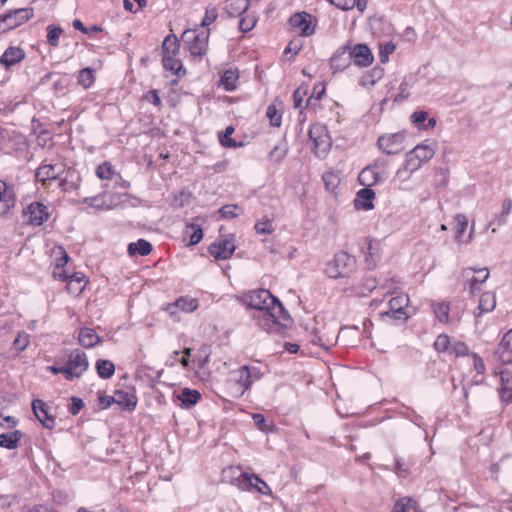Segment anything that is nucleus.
<instances>
[{
  "mask_svg": "<svg viewBox=\"0 0 512 512\" xmlns=\"http://www.w3.org/2000/svg\"><path fill=\"white\" fill-rule=\"evenodd\" d=\"M496 353L502 363L512 362V329L509 330L498 344Z\"/></svg>",
  "mask_w": 512,
  "mask_h": 512,
  "instance_id": "obj_21",
  "label": "nucleus"
},
{
  "mask_svg": "<svg viewBox=\"0 0 512 512\" xmlns=\"http://www.w3.org/2000/svg\"><path fill=\"white\" fill-rule=\"evenodd\" d=\"M452 356L460 357L468 354V347L462 341H454L452 346Z\"/></svg>",
  "mask_w": 512,
  "mask_h": 512,
  "instance_id": "obj_60",
  "label": "nucleus"
},
{
  "mask_svg": "<svg viewBox=\"0 0 512 512\" xmlns=\"http://www.w3.org/2000/svg\"><path fill=\"white\" fill-rule=\"evenodd\" d=\"M25 57L24 51L19 47H9L5 50L3 55L0 58V63L5 67H10L20 61H22Z\"/></svg>",
  "mask_w": 512,
  "mask_h": 512,
  "instance_id": "obj_27",
  "label": "nucleus"
},
{
  "mask_svg": "<svg viewBox=\"0 0 512 512\" xmlns=\"http://www.w3.org/2000/svg\"><path fill=\"white\" fill-rule=\"evenodd\" d=\"M27 223L32 226H40L49 218L48 208L40 202L29 204L24 212Z\"/></svg>",
  "mask_w": 512,
  "mask_h": 512,
  "instance_id": "obj_15",
  "label": "nucleus"
},
{
  "mask_svg": "<svg viewBox=\"0 0 512 512\" xmlns=\"http://www.w3.org/2000/svg\"><path fill=\"white\" fill-rule=\"evenodd\" d=\"M507 217L508 216L506 214L500 212V214L496 215L494 217V219L489 222L486 229H489L492 227V232L495 233L496 232L495 226L499 227V226L504 225L507 222Z\"/></svg>",
  "mask_w": 512,
  "mask_h": 512,
  "instance_id": "obj_62",
  "label": "nucleus"
},
{
  "mask_svg": "<svg viewBox=\"0 0 512 512\" xmlns=\"http://www.w3.org/2000/svg\"><path fill=\"white\" fill-rule=\"evenodd\" d=\"M249 0H226L224 10L229 17H239L248 10Z\"/></svg>",
  "mask_w": 512,
  "mask_h": 512,
  "instance_id": "obj_25",
  "label": "nucleus"
},
{
  "mask_svg": "<svg viewBox=\"0 0 512 512\" xmlns=\"http://www.w3.org/2000/svg\"><path fill=\"white\" fill-rule=\"evenodd\" d=\"M96 370L99 377L103 379H109L114 375L115 366L113 362L109 360L99 359L96 362Z\"/></svg>",
  "mask_w": 512,
  "mask_h": 512,
  "instance_id": "obj_38",
  "label": "nucleus"
},
{
  "mask_svg": "<svg viewBox=\"0 0 512 512\" xmlns=\"http://www.w3.org/2000/svg\"><path fill=\"white\" fill-rule=\"evenodd\" d=\"M266 115L269 118L270 124L274 127L281 125V114L278 112L275 105H269L267 107Z\"/></svg>",
  "mask_w": 512,
  "mask_h": 512,
  "instance_id": "obj_54",
  "label": "nucleus"
},
{
  "mask_svg": "<svg viewBox=\"0 0 512 512\" xmlns=\"http://www.w3.org/2000/svg\"><path fill=\"white\" fill-rule=\"evenodd\" d=\"M307 95V88L300 86L293 93L294 107L297 109L303 108L302 103Z\"/></svg>",
  "mask_w": 512,
  "mask_h": 512,
  "instance_id": "obj_57",
  "label": "nucleus"
},
{
  "mask_svg": "<svg viewBox=\"0 0 512 512\" xmlns=\"http://www.w3.org/2000/svg\"><path fill=\"white\" fill-rule=\"evenodd\" d=\"M59 252L62 255V258H61L62 262L57 263V265L55 266V268L53 270L52 275L57 280L68 281L70 276L64 270V265L68 262L69 257L67 255L66 251L62 247H59Z\"/></svg>",
  "mask_w": 512,
  "mask_h": 512,
  "instance_id": "obj_36",
  "label": "nucleus"
},
{
  "mask_svg": "<svg viewBox=\"0 0 512 512\" xmlns=\"http://www.w3.org/2000/svg\"><path fill=\"white\" fill-rule=\"evenodd\" d=\"M351 63L348 45L339 48L330 59V66L334 72L343 71Z\"/></svg>",
  "mask_w": 512,
  "mask_h": 512,
  "instance_id": "obj_20",
  "label": "nucleus"
},
{
  "mask_svg": "<svg viewBox=\"0 0 512 512\" xmlns=\"http://www.w3.org/2000/svg\"><path fill=\"white\" fill-rule=\"evenodd\" d=\"M24 436L20 430H14L0 434V447L12 450L18 447L20 440Z\"/></svg>",
  "mask_w": 512,
  "mask_h": 512,
  "instance_id": "obj_30",
  "label": "nucleus"
},
{
  "mask_svg": "<svg viewBox=\"0 0 512 512\" xmlns=\"http://www.w3.org/2000/svg\"><path fill=\"white\" fill-rule=\"evenodd\" d=\"M179 50L180 46L177 37L173 34L166 36L162 43V64L166 70H170L175 75L185 72L182 62L177 59Z\"/></svg>",
  "mask_w": 512,
  "mask_h": 512,
  "instance_id": "obj_2",
  "label": "nucleus"
},
{
  "mask_svg": "<svg viewBox=\"0 0 512 512\" xmlns=\"http://www.w3.org/2000/svg\"><path fill=\"white\" fill-rule=\"evenodd\" d=\"M233 133V126H227L223 133H219V142L223 147L236 148L241 145L240 143H237L234 139L231 138V135Z\"/></svg>",
  "mask_w": 512,
  "mask_h": 512,
  "instance_id": "obj_40",
  "label": "nucleus"
},
{
  "mask_svg": "<svg viewBox=\"0 0 512 512\" xmlns=\"http://www.w3.org/2000/svg\"><path fill=\"white\" fill-rule=\"evenodd\" d=\"M416 170H410L407 166V162L405 161L401 168H399L395 174L394 180L398 182H404L410 179L411 175Z\"/></svg>",
  "mask_w": 512,
  "mask_h": 512,
  "instance_id": "obj_56",
  "label": "nucleus"
},
{
  "mask_svg": "<svg viewBox=\"0 0 512 512\" xmlns=\"http://www.w3.org/2000/svg\"><path fill=\"white\" fill-rule=\"evenodd\" d=\"M218 17V11L216 7H208L205 11V15L202 19L201 26L207 27L213 23Z\"/></svg>",
  "mask_w": 512,
  "mask_h": 512,
  "instance_id": "obj_59",
  "label": "nucleus"
},
{
  "mask_svg": "<svg viewBox=\"0 0 512 512\" xmlns=\"http://www.w3.org/2000/svg\"><path fill=\"white\" fill-rule=\"evenodd\" d=\"M287 154V147L284 143L275 145L269 152L268 158L273 163H280Z\"/></svg>",
  "mask_w": 512,
  "mask_h": 512,
  "instance_id": "obj_44",
  "label": "nucleus"
},
{
  "mask_svg": "<svg viewBox=\"0 0 512 512\" xmlns=\"http://www.w3.org/2000/svg\"><path fill=\"white\" fill-rule=\"evenodd\" d=\"M63 30L55 25H49L47 27V41L49 45L56 47L59 44V38Z\"/></svg>",
  "mask_w": 512,
  "mask_h": 512,
  "instance_id": "obj_47",
  "label": "nucleus"
},
{
  "mask_svg": "<svg viewBox=\"0 0 512 512\" xmlns=\"http://www.w3.org/2000/svg\"><path fill=\"white\" fill-rule=\"evenodd\" d=\"M336 341V338L335 337H331V338H328V337H323L321 335H319L318 333H314L312 336H311V340L310 342L314 345H318L326 350H328Z\"/></svg>",
  "mask_w": 512,
  "mask_h": 512,
  "instance_id": "obj_49",
  "label": "nucleus"
},
{
  "mask_svg": "<svg viewBox=\"0 0 512 512\" xmlns=\"http://www.w3.org/2000/svg\"><path fill=\"white\" fill-rule=\"evenodd\" d=\"M189 230H192V233L189 237V244L190 245H196L198 244L202 238H203V231L202 229L195 225V224H188L186 226V233H188Z\"/></svg>",
  "mask_w": 512,
  "mask_h": 512,
  "instance_id": "obj_51",
  "label": "nucleus"
},
{
  "mask_svg": "<svg viewBox=\"0 0 512 512\" xmlns=\"http://www.w3.org/2000/svg\"><path fill=\"white\" fill-rule=\"evenodd\" d=\"M198 307V302L194 298H184L181 297L178 300H176L173 304H170L168 306V309L170 310L171 314H173L175 311L174 309L180 308L184 312H193Z\"/></svg>",
  "mask_w": 512,
  "mask_h": 512,
  "instance_id": "obj_35",
  "label": "nucleus"
},
{
  "mask_svg": "<svg viewBox=\"0 0 512 512\" xmlns=\"http://www.w3.org/2000/svg\"><path fill=\"white\" fill-rule=\"evenodd\" d=\"M73 175V172L71 171H67L66 173V176L62 178V176L59 178L60 179V182H59V187L63 190V191H69V190H73L77 187L76 183L72 180H69L68 177L69 176H72Z\"/></svg>",
  "mask_w": 512,
  "mask_h": 512,
  "instance_id": "obj_61",
  "label": "nucleus"
},
{
  "mask_svg": "<svg viewBox=\"0 0 512 512\" xmlns=\"http://www.w3.org/2000/svg\"><path fill=\"white\" fill-rule=\"evenodd\" d=\"M208 32H201L197 34L193 30H186L182 39L188 44V50L192 56L202 57L207 51L208 45Z\"/></svg>",
  "mask_w": 512,
  "mask_h": 512,
  "instance_id": "obj_9",
  "label": "nucleus"
},
{
  "mask_svg": "<svg viewBox=\"0 0 512 512\" xmlns=\"http://www.w3.org/2000/svg\"><path fill=\"white\" fill-rule=\"evenodd\" d=\"M499 393L502 401L512 402V372L504 370L501 372V386Z\"/></svg>",
  "mask_w": 512,
  "mask_h": 512,
  "instance_id": "obj_26",
  "label": "nucleus"
},
{
  "mask_svg": "<svg viewBox=\"0 0 512 512\" xmlns=\"http://www.w3.org/2000/svg\"><path fill=\"white\" fill-rule=\"evenodd\" d=\"M375 198V192L366 187L359 190L354 200V205L357 209L370 210L373 208V200Z\"/></svg>",
  "mask_w": 512,
  "mask_h": 512,
  "instance_id": "obj_23",
  "label": "nucleus"
},
{
  "mask_svg": "<svg viewBox=\"0 0 512 512\" xmlns=\"http://www.w3.org/2000/svg\"><path fill=\"white\" fill-rule=\"evenodd\" d=\"M85 285V275L81 272H76L70 275L67 281L66 289L71 295L78 296L84 290Z\"/></svg>",
  "mask_w": 512,
  "mask_h": 512,
  "instance_id": "obj_28",
  "label": "nucleus"
},
{
  "mask_svg": "<svg viewBox=\"0 0 512 512\" xmlns=\"http://www.w3.org/2000/svg\"><path fill=\"white\" fill-rule=\"evenodd\" d=\"M239 78V74L237 70H226L220 80V84L223 85V87L227 91H233L237 87V80Z\"/></svg>",
  "mask_w": 512,
  "mask_h": 512,
  "instance_id": "obj_37",
  "label": "nucleus"
},
{
  "mask_svg": "<svg viewBox=\"0 0 512 512\" xmlns=\"http://www.w3.org/2000/svg\"><path fill=\"white\" fill-rule=\"evenodd\" d=\"M29 345V335L22 331L19 332L17 337L13 341V347L17 352L24 351Z\"/></svg>",
  "mask_w": 512,
  "mask_h": 512,
  "instance_id": "obj_52",
  "label": "nucleus"
},
{
  "mask_svg": "<svg viewBox=\"0 0 512 512\" xmlns=\"http://www.w3.org/2000/svg\"><path fill=\"white\" fill-rule=\"evenodd\" d=\"M127 251L129 256H135L136 254L146 256L151 253L152 245L145 239H139L137 242L130 243Z\"/></svg>",
  "mask_w": 512,
  "mask_h": 512,
  "instance_id": "obj_34",
  "label": "nucleus"
},
{
  "mask_svg": "<svg viewBox=\"0 0 512 512\" xmlns=\"http://www.w3.org/2000/svg\"><path fill=\"white\" fill-rule=\"evenodd\" d=\"M104 198H105V193H101L94 197L84 198L83 203H85L89 206H92V207H96V208L110 209L111 205L107 204L106 201L104 200Z\"/></svg>",
  "mask_w": 512,
  "mask_h": 512,
  "instance_id": "obj_46",
  "label": "nucleus"
},
{
  "mask_svg": "<svg viewBox=\"0 0 512 512\" xmlns=\"http://www.w3.org/2000/svg\"><path fill=\"white\" fill-rule=\"evenodd\" d=\"M435 154V150L428 144H419L406 154L405 161L410 170H418Z\"/></svg>",
  "mask_w": 512,
  "mask_h": 512,
  "instance_id": "obj_7",
  "label": "nucleus"
},
{
  "mask_svg": "<svg viewBox=\"0 0 512 512\" xmlns=\"http://www.w3.org/2000/svg\"><path fill=\"white\" fill-rule=\"evenodd\" d=\"M329 2L342 10H350L355 7V0H329Z\"/></svg>",
  "mask_w": 512,
  "mask_h": 512,
  "instance_id": "obj_64",
  "label": "nucleus"
},
{
  "mask_svg": "<svg viewBox=\"0 0 512 512\" xmlns=\"http://www.w3.org/2000/svg\"><path fill=\"white\" fill-rule=\"evenodd\" d=\"M64 171L65 169L62 164H45L36 170L35 176L37 181L45 185L47 181L60 178Z\"/></svg>",
  "mask_w": 512,
  "mask_h": 512,
  "instance_id": "obj_18",
  "label": "nucleus"
},
{
  "mask_svg": "<svg viewBox=\"0 0 512 512\" xmlns=\"http://www.w3.org/2000/svg\"><path fill=\"white\" fill-rule=\"evenodd\" d=\"M100 340V336L91 328L84 327L79 331L78 342L84 348L94 347Z\"/></svg>",
  "mask_w": 512,
  "mask_h": 512,
  "instance_id": "obj_29",
  "label": "nucleus"
},
{
  "mask_svg": "<svg viewBox=\"0 0 512 512\" xmlns=\"http://www.w3.org/2000/svg\"><path fill=\"white\" fill-rule=\"evenodd\" d=\"M404 141L405 134L403 132H397L380 136L378 138V146L384 153L393 155L404 149Z\"/></svg>",
  "mask_w": 512,
  "mask_h": 512,
  "instance_id": "obj_11",
  "label": "nucleus"
},
{
  "mask_svg": "<svg viewBox=\"0 0 512 512\" xmlns=\"http://www.w3.org/2000/svg\"><path fill=\"white\" fill-rule=\"evenodd\" d=\"M201 398L199 391L195 389L183 388L180 394L177 395V399L181 402L183 408H191Z\"/></svg>",
  "mask_w": 512,
  "mask_h": 512,
  "instance_id": "obj_31",
  "label": "nucleus"
},
{
  "mask_svg": "<svg viewBox=\"0 0 512 512\" xmlns=\"http://www.w3.org/2000/svg\"><path fill=\"white\" fill-rule=\"evenodd\" d=\"M239 206L236 205V204H228V205H225L223 207H221L218 211V213L221 215V217L223 218H235L239 215Z\"/></svg>",
  "mask_w": 512,
  "mask_h": 512,
  "instance_id": "obj_55",
  "label": "nucleus"
},
{
  "mask_svg": "<svg viewBox=\"0 0 512 512\" xmlns=\"http://www.w3.org/2000/svg\"><path fill=\"white\" fill-rule=\"evenodd\" d=\"M0 202L5 203L6 207L9 208L14 204V197L11 191L8 189L5 181L0 179Z\"/></svg>",
  "mask_w": 512,
  "mask_h": 512,
  "instance_id": "obj_48",
  "label": "nucleus"
},
{
  "mask_svg": "<svg viewBox=\"0 0 512 512\" xmlns=\"http://www.w3.org/2000/svg\"><path fill=\"white\" fill-rule=\"evenodd\" d=\"M254 228L258 234L264 235H269L274 231L272 221L267 217H264L263 219L256 222Z\"/></svg>",
  "mask_w": 512,
  "mask_h": 512,
  "instance_id": "obj_50",
  "label": "nucleus"
},
{
  "mask_svg": "<svg viewBox=\"0 0 512 512\" xmlns=\"http://www.w3.org/2000/svg\"><path fill=\"white\" fill-rule=\"evenodd\" d=\"M94 81L93 73L90 68H84L80 70L78 83L82 85L84 88H89Z\"/></svg>",
  "mask_w": 512,
  "mask_h": 512,
  "instance_id": "obj_53",
  "label": "nucleus"
},
{
  "mask_svg": "<svg viewBox=\"0 0 512 512\" xmlns=\"http://www.w3.org/2000/svg\"><path fill=\"white\" fill-rule=\"evenodd\" d=\"M450 338L446 334H440L437 336L433 346L438 353L447 352V345L449 344Z\"/></svg>",
  "mask_w": 512,
  "mask_h": 512,
  "instance_id": "obj_58",
  "label": "nucleus"
},
{
  "mask_svg": "<svg viewBox=\"0 0 512 512\" xmlns=\"http://www.w3.org/2000/svg\"><path fill=\"white\" fill-rule=\"evenodd\" d=\"M309 138L313 142V150L316 155L326 154L331 148L332 141L325 126L313 124L309 129Z\"/></svg>",
  "mask_w": 512,
  "mask_h": 512,
  "instance_id": "obj_6",
  "label": "nucleus"
},
{
  "mask_svg": "<svg viewBox=\"0 0 512 512\" xmlns=\"http://www.w3.org/2000/svg\"><path fill=\"white\" fill-rule=\"evenodd\" d=\"M348 53L356 66L367 67L373 63V53L366 44L360 43L353 47L348 46Z\"/></svg>",
  "mask_w": 512,
  "mask_h": 512,
  "instance_id": "obj_14",
  "label": "nucleus"
},
{
  "mask_svg": "<svg viewBox=\"0 0 512 512\" xmlns=\"http://www.w3.org/2000/svg\"><path fill=\"white\" fill-rule=\"evenodd\" d=\"M96 175L101 180H110L115 175L113 165L108 161L98 165Z\"/></svg>",
  "mask_w": 512,
  "mask_h": 512,
  "instance_id": "obj_43",
  "label": "nucleus"
},
{
  "mask_svg": "<svg viewBox=\"0 0 512 512\" xmlns=\"http://www.w3.org/2000/svg\"><path fill=\"white\" fill-rule=\"evenodd\" d=\"M209 253L216 259H229L235 251V245L230 239H221L212 243L208 248Z\"/></svg>",
  "mask_w": 512,
  "mask_h": 512,
  "instance_id": "obj_19",
  "label": "nucleus"
},
{
  "mask_svg": "<svg viewBox=\"0 0 512 512\" xmlns=\"http://www.w3.org/2000/svg\"><path fill=\"white\" fill-rule=\"evenodd\" d=\"M256 24L254 17H242L239 21V29L242 32H249L253 29Z\"/></svg>",
  "mask_w": 512,
  "mask_h": 512,
  "instance_id": "obj_63",
  "label": "nucleus"
},
{
  "mask_svg": "<svg viewBox=\"0 0 512 512\" xmlns=\"http://www.w3.org/2000/svg\"><path fill=\"white\" fill-rule=\"evenodd\" d=\"M354 259L346 252L337 253L325 268V274L332 279L346 277L354 266Z\"/></svg>",
  "mask_w": 512,
  "mask_h": 512,
  "instance_id": "obj_3",
  "label": "nucleus"
},
{
  "mask_svg": "<svg viewBox=\"0 0 512 512\" xmlns=\"http://www.w3.org/2000/svg\"><path fill=\"white\" fill-rule=\"evenodd\" d=\"M65 366V379L72 381L76 378H80L89 367V361L87 355L79 350L75 349L70 352L68 360Z\"/></svg>",
  "mask_w": 512,
  "mask_h": 512,
  "instance_id": "obj_4",
  "label": "nucleus"
},
{
  "mask_svg": "<svg viewBox=\"0 0 512 512\" xmlns=\"http://www.w3.org/2000/svg\"><path fill=\"white\" fill-rule=\"evenodd\" d=\"M415 507V499L411 497H402L393 506L391 512H410Z\"/></svg>",
  "mask_w": 512,
  "mask_h": 512,
  "instance_id": "obj_45",
  "label": "nucleus"
},
{
  "mask_svg": "<svg viewBox=\"0 0 512 512\" xmlns=\"http://www.w3.org/2000/svg\"><path fill=\"white\" fill-rule=\"evenodd\" d=\"M234 379L238 385L240 395L249 390L255 381L262 378L263 374L258 367L255 366H242L233 372Z\"/></svg>",
  "mask_w": 512,
  "mask_h": 512,
  "instance_id": "obj_5",
  "label": "nucleus"
},
{
  "mask_svg": "<svg viewBox=\"0 0 512 512\" xmlns=\"http://www.w3.org/2000/svg\"><path fill=\"white\" fill-rule=\"evenodd\" d=\"M32 8H21L11 10L8 13L0 15V24H4L3 30L14 29L33 17Z\"/></svg>",
  "mask_w": 512,
  "mask_h": 512,
  "instance_id": "obj_10",
  "label": "nucleus"
},
{
  "mask_svg": "<svg viewBox=\"0 0 512 512\" xmlns=\"http://www.w3.org/2000/svg\"><path fill=\"white\" fill-rule=\"evenodd\" d=\"M322 180L325 188L333 192L340 184V173L339 171H327L323 174Z\"/></svg>",
  "mask_w": 512,
  "mask_h": 512,
  "instance_id": "obj_39",
  "label": "nucleus"
},
{
  "mask_svg": "<svg viewBox=\"0 0 512 512\" xmlns=\"http://www.w3.org/2000/svg\"><path fill=\"white\" fill-rule=\"evenodd\" d=\"M454 222H455V241L458 245L464 244V233L468 227V219L466 215L464 214H456L454 216Z\"/></svg>",
  "mask_w": 512,
  "mask_h": 512,
  "instance_id": "obj_33",
  "label": "nucleus"
},
{
  "mask_svg": "<svg viewBox=\"0 0 512 512\" xmlns=\"http://www.w3.org/2000/svg\"><path fill=\"white\" fill-rule=\"evenodd\" d=\"M496 299L494 294L490 292L483 293L480 297L477 310L474 312L476 317L481 316L483 313L492 311L495 308Z\"/></svg>",
  "mask_w": 512,
  "mask_h": 512,
  "instance_id": "obj_32",
  "label": "nucleus"
},
{
  "mask_svg": "<svg viewBox=\"0 0 512 512\" xmlns=\"http://www.w3.org/2000/svg\"><path fill=\"white\" fill-rule=\"evenodd\" d=\"M433 312L436 318L441 323H447L449 320V304L446 302L441 303H433L432 304Z\"/></svg>",
  "mask_w": 512,
  "mask_h": 512,
  "instance_id": "obj_41",
  "label": "nucleus"
},
{
  "mask_svg": "<svg viewBox=\"0 0 512 512\" xmlns=\"http://www.w3.org/2000/svg\"><path fill=\"white\" fill-rule=\"evenodd\" d=\"M377 245H378V243L375 242L374 240H367L366 246L363 247V252L365 254V260L368 262L369 266L375 265L376 260L378 258L376 255Z\"/></svg>",
  "mask_w": 512,
  "mask_h": 512,
  "instance_id": "obj_42",
  "label": "nucleus"
},
{
  "mask_svg": "<svg viewBox=\"0 0 512 512\" xmlns=\"http://www.w3.org/2000/svg\"><path fill=\"white\" fill-rule=\"evenodd\" d=\"M248 305L259 311L260 326L268 332H280L291 322L288 312L269 290L259 289L248 295Z\"/></svg>",
  "mask_w": 512,
  "mask_h": 512,
  "instance_id": "obj_1",
  "label": "nucleus"
},
{
  "mask_svg": "<svg viewBox=\"0 0 512 512\" xmlns=\"http://www.w3.org/2000/svg\"><path fill=\"white\" fill-rule=\"evenodd\" d=\"M382 175L377 171L376 166L365 167L358 176L361 185L365 187H372L382 180Z\"/></svg>",
  "mask_w": 512,
  "mask_h": 512,
  "instance_id": "obj_22",
  "label": "nucleus"
},
{
  "mask_svg": "<svg viewBox=\"0 0 512 512\" xmlns=\"http://www.w3.org/2000/svg\"><path fill=\"white\" fill-rule=\"evenodd\" d=\"M115 403L127 411H133L137 404V397L134 393L124 390H117L114 394Z\"/></svg>",
  "mask_w": 512,
  "mask_h": 512,
  "instance_id": "obj_24",
  "label": "nucleus"
},
{
  "mask_svg": "<svg viewBox=\"0 0 512 512\" xmlns=\"http://www.w3.org/2000/svg\"><path fill=\"white\" fill-rule=\"evenodd\" d=\"M32 410L36 418L46 429L51 430L55 427V417L49 414V406L44 401L40 399L33 400Z\"/></svg>",
  "mask_w": 512,
  "mask_h": 512,
  "instance_id": "obj_17",
  "label": "nucleus"
},
{
  "mask_svg": "<svg viewBox=\"0 0 512 512\" xmlns=\"http://www.w3.org/2000/svg\"><path fill=\"white\" fill-rule=\"evenodd\" d=\"M236 485L243 491L256 490L257 492L267 495L271 493V489L260 477L257 475H249L247 473H241L236 479Z\"/></svg>",
  "mask_w": 512,
  "mask_h": 512,
  "instance_id": "obj_12",
  "label": "nucleus"
},
{
  "mask_svg": "<svg viewBox=\"0 0 512 512\" xmlns=\"http://www.w3.org/2000/svg\"><path fill=\"white\" fill-rule=\"evenodd\" d=\"M462 275L466 279V286L469 290V293L473 295L488 279L489 270L485 267L477 270L469 267L462 271Z\"/></svg>",
  "mask_w": 512,
  "mask_h": 512,
  "instance_id": "obj_13",
  "label": "nucleus"
},
{
  "mask_svg": "<svg viewBox=\"0 0 512 512\" xmlns=\"http://www.w3.org/2000/svg\"><path fill=\"white\" fill-rule=\"evenodd\" d=\"M290 27L302 37L315 33L316 19L307 12H298L289 18Z\"/></svg>",
  "mask_w": 512,
  "mask_h": 512,
  "instance_id": "obj_8",
  "label": "nucleus"
},
{
  "mask_svg": "<svg viewBox=\"0 0 512 512\" xmlns=\"http://www.w3.org/2000/svg\"><path fill=\"white\" fill-rule=\"evenodd\" d=\"M408 303L409 297L407 295H397L389 300V310L382 312L381 316L387 315L395 319L406 320L408 318V314L405 309L408 306Z\"/></svg>",
  "mask_w": 512,
  "mask_h": 512,
  "instance_id": "obj_16",
  "label": "nucleus"
}]
</instances>
